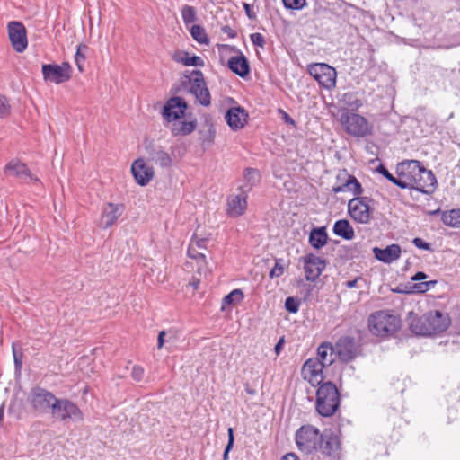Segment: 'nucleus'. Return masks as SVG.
I'll use <instances>...</instances> for the list:
<instances>
[{"instance_id":"393cba45","label":"nucleus","mask_w":460,"mask_h":460,"mask_svg":"<svg viewBox=\"0 0 460 460\" xmlns=\"http://www.w3.org/2000/svg\"><path fill=\"white\" fill-rule=\"evenodd\" d=\"M149 160L163 168L170 167L172 164V158L161 146H149L146 148Z\"/></svg>"},{"instance_id":"774afa93","label":"nucleus","mask_w":460,"mask_h":460,"mask_svg":"<svg viewBox=\"0 0 460 460\" xmlns=\"http://www.w3.org/2000/svg\"><path fill=\"white\" fill-rule=\"evenodd\" d=\"M441 212H442V211L438 208V209H436V210H434V211H431V212H430V214H431V215H438V214H440V215H441Z\"/></svg>"},{"instance_id":"20e7f679","label":"nucleus","mask_w":460,"mask_h":460,"mask_svg":"<svg viewBox=\"0 0 460 460\" xmlns=\"http://www.w3.org/2000/svg\"><path fill=\"white\" fill-rule=\"evenodd\" d=\"M370 332L376 336L387 337L394 335L401 327V320L387 311H377L368 318Z\"/></svg>"},{"instance_id":"423d86ee","label":"nucleus","mask_w":460,"mask_h":460,"mask_svg":"<svg viewBox=\"0 0 460 460\" xmlns=\"http://www.w3.org/2000/svg\"><path fill=\"white\" fill-rule=\"evenodd\" d=\"M321 434L319 429L311 425L302 426L296 433L297 448L305 453L311 454L318 449Z\"/></svg>"},{"instance_id":"e433bc0d","label":"nucleus","mask_w":460,"mask_h":460,"mask_svg":"<svg viewBox=\"0 0 460 460\" xmlns=\"http://www.w3.org/2000/svg\"><path fill=\"white\" fill-rule=\"evenodd\" d=\"M285 268V261L283 259H276L275 265L270 271V278L274 279L280 277L284 273Z\"/></svg>"},{"instance_id":"1a4fd4ad","label":"nucleus","mask_w":460,"mask_h":460,"mask_svg":"<svg viewBox=\"0 0 460 460\" xmlns=\"http://www.w3.org/2000/svg\"><path fill=\"white\" fill-rule=\"evenodd\" d=\"M308 72L323 88L331 90L336 85V70L324 63L313 64L308 66Z\"/></svg>"},{"instance_id":"412c9836","label":"nucleus","mask_w":460,"mask_h":460,"mask_svg":"<svg viewBox=\"0 0 460 460\" xmlns=\"http://www.w3.org/2000/svg\"><path fill=\"white\" fill-rule=\"evenodd\" d=\"M5 172L8 175L17 177L23 182H31L38 180L32 175L26 164L15 160H13L6 164Z\"/></svg>"},{"instance_id":"2f4dec72","label":"nucleus","mask_w":460,"mask_h":460,"mask_svg":"<svg viewBox=\"0 0 460 460\" xmlns=\"http://www.w3.org/2000/svg\"><path fill=\"white\" fill-rule=\"evenodd\" d=\"M196 128V121H180L172 126V134L173 136H186L190 134Z\"/></svg>"},{"instance_id":"cd10ccee","label":"nucleus","mask_w":460,"mask_h":460,"mask_svg":"<svg viewBox=\"0 0 460 460\" xmlns=\"http://www.w3.org/2000/svg\"><path fill=\"white\" fill-rule=\"evenodd\" d=\"M347 191L352 192L355 196H358V195L362 194V192H363L361 184L357 180V178L353 175H348V178L346 179L344 183L332 187L333 193L347 192Z\"/></svg>"},{"instance_id":"e2e57ef3","label":"nucleus","mask_w":460,"mask_h":460,"mask_svg":"<svg viewBox=\"0 0 460 460\" xmlns=\"http://www.w3.org/2000/svg\"><path fill=\"white\" fill-rule=\"evenodd\" d=\"M359 279H352V280H349L346 282V287L349 288H356L357 287V283Z\"/></svg>"},{"instance_id":"4d7b16f0","label":"nucleus","mask_w":460,"mask_h":460,"mask_svg":"<svg viewBox=\"0 0 460 460\" xmlns=\"http://www.w3.org/2000/svg\"><path fill=\"white\" fill-rule=\"evenodd\" d=\"M166 332L164 331H162L159 332L158 334V339H157V347L158 349H161L164 344V336H165Z\"/></svg>"},{"instance_id":"13d9d810","label":"nucleus","mask_w":460,"mask_h":460,"mask_svg":"<svg viewBox=\"0 0 460 460\" xmlns=\"http://www.w3.org/2000/svg\"><path fill=\"white\" fill-rule=\"evenodd\" d=\"M281 111V113H282V119H283V120H284L286 123L289 124V125H293V126H295V120H294V119H292V118H291V117L287 113V112H285V111Z\"/></svg>"},{"instance_id":"4468645a","label":"nucleus","mask_w":460,"mask_h":460,"mask_svg":"<svg viewBox=\"0 0 460 460\" xmlns=\"http://www.w3.org/2000/svg\"><path fill=\"white\" fill-rule=\"evenodd\" d=\"M323 368L324 367L319 359L311 358L303 365L301 374L303 378L313 385H321L323 381Z\"/></svg>"},{"instance_id":"864d4df0","label":"nucleus","mask_w":460,"mask_h":460,"mask_svg":"<svg viewBox=\"0 0 460 460\" xmlns=\"http://www.w3.org/2000/svg\"><path fill=\"white\" fill-rule=\"evenodd\" d=\"M13 355L14 359L15 368L17 370L21 369L22 361V354H19L15 349L14 346H13Z\"/></svg>"},{"instance_id":"8fccbe9b","label":"nucleus","mask_w":460,"mask_h":460,"mask_svg":"<svg viewBox=\"0 0 460 460\" xmlns=\"http://www.w3.org/2000/svg\"><path fill=\"white\" fill-rule=\"evenodd\" d=\"M81 48H82V46H79L77 48V51L75 56V64H76L79 71L82 72L84 70L83 65H84L85 57L81 53Z\"/></svg>"},{"instance_id":"f3484780","label":"nucleus","mask_w":460,"mask_h":460,"mask_svg":"<svg viewBox=\"0 0 460 460\" xmlns=\"http://www.w3.org/2000/svg\"><path fill=\"white\" fill-rule=\"evenodd\" d=\"M305 279L314 281L326 267L325 261L310 253L303 258Z\"/></svg>"},{"instance_id":"603ef678","label":"nucleus","mask_w":460,"mask_h":460,"mask_svg":"<svg viewBox=\"0 0 460 460\" xmlns=\"http://www.w3.org/2000/svg\"><path fill=\"white\" fill-rule=\"evenodd\" d=\"M412 243L419 249H422L425 251L430 250V244L426 243L421 238L416 237L413 239Z\"/></svg>"},{"instance_id":"6e6552de","label":"nucleus","mask_w":460,"mask_h":460,"mask_svg":"<svg viewBox=\"0 0 460 460\" xmlns=\"http://www.w3.org/2000/svg\"><path fill=\"white\" fill-rule=\"evenodd\" d=\"M53 418L65 421L71 420L73 421L83 420V413L80 409L67 399H58L51 409Z\"/></svg>"},{"instance_id":"c9c22d12","label":"nucleus","mask_w":460,"mask_h":460,"mask_svg":"<svg viewBox=\"0 0 460 460\" xmlns=\"http://www.w3.org/2000/svg\"><path fill=\"white\" fill-rule=\"evenodd\" d=\"M181 17L186 25L193 23L197 19V12L193 6L185 4L181 8Z\"/></svg>"},{"instance_id":"9b49d317","label":"nucleus","mask_w":460,"mask_h":460,"mask_svg":"<svg viewBox=\"0 0 460 460\" xmlns=\"http://www.w3.org/2000/svg\"><path fill=\"white\" fill-rule=\"evenodd\" d=\"M41 70L46 82L59 84L70 79L72 68L69 63L63 62L61 65L44 64Z\"/></svg>"},{"instance_id":"b1692460","label":"nucleus","mask_w":460,"mask_h":460,"mask_svg":"<svg viewBox=\"0 0 460 460\" xmlns=\"http://www.w3.org/2000/svg\"><path fill=\"white\" fill-rule=\"evenodd\" d=\"M373 252L375 257L385 263H392L393 261L398 260L401 256L402 250L398 244L393 243L385 248H378L375 247L373 249Z\"/></svg>"},{"instance_id":"bf43d9fd","label":"nucleus","mask_w":460,"mask_h":460,"mask_svg":"<svg viewBox=\"0 0 460 460\" xmlns=\"http://www.w3.org/2000/svg\"><path fill=\"white\" fill-rule=\"evenodd\" d=\"M427 278V275L422 271H418L414 276L411 277L413 281H421Z\"/></svg>"},{"instance_id":"2eb2a0df","label":"nucleus","mask_w":460,"mask_h":460,"mask_svg":"<svg viewBox=\"0 0 460 460\" xmlns=\"http://www.w3.org/2000/svg\"><path fill=\"white\" fill-rule=\"evenodd\" d=\"M187 109V103L181 97L170 98L164 106L163 116L169 121H176L183 117Z\"/></svg>"},{"instance_id":"7ed1b4c3","label":"nucleus","mask_w":460,"mask_h":460,"mask_svg":"<svg viewBox=\"0 0 460 460\" xmlns=\"http://www.w3.org/2000/svg\"><path fill=\"white\" fill-rule=\"evenodd\" d=\"M340 406V394L336 385L328 381L320 385L316 392L315 408L323 417L332 416Z\"/></svg>"},{"instance_id":"09e8293b","label":"nucleus","mask_w":460,"mask_h":460,"mask_svg":"<svg viewBox=\"0 0 460 460\" xmlns=\"http://www.w3.org/2000/svg\"><path fill=\"white\" fill-rule=\"evenodd\" d=\"M252 43L255 46L263 47L265 43L264 36L261 33L255 32L250 35Z\"/></svg>"},{"instance_id":"de8ad7c7","label":"nucleus","mask_w":460,"mask_h":460,"mask_svg":"<svg viewBox=\"0 0 460 460\" xmlns=\"http://www.w3.org/2000/svg\"><path fill=\"white\" fill-rule=\"evenodd\" d=\"M144 368L140 366L135 365L132 367L131 376L135 381H141L144 376Z\"/></svg>"},{"instance_id":"c756f323","label":"nucleus","mask_w":460,"mask_h":460,"mask_svg":"<svg viewBox=\"0 0 460 460\" xmlns=\"http://www.w3.org/2000/svg\"><path fill=\"white\" fill-rule=\"evenodd\" d=\"M327 238L325 227L314 228L309 234V243L314 249H321L326 244Z\"/></svg>"},{"instance_id":"6ab92c4d","label":"nucleus","mask_w":460,"mask_h":460,"mask_svg":"<svg viewBox=\"0 0 460 460\" xmlns=\"http://www.w3.org/2000/svg\"><path fill=\"white\" fill-rule=\"evenodd\" d=\"M334 350L342 361H350L357 353L354 339L349 336L340 338L335 344Z\"/></svg>"},{"instance_id":"338daca9","label":"nucleus","mask_w":460,"mask_h":460,"mask_svg":"<svg viewBox=\"0 0 460 460\" xmlns=\"http://www.w3.org/2000/svg\"><path fill=\"white\" fill-rule=\"evenodd\" d=\"M4 417V405L0 407V421L2 420Z\"/></svg>"},{"instance_id":"37998d69","label":"nucleus","mask_w":460,"mask_h":460,"mask_svg":"<svg viewBox=\"0 0 460 460\" xmlns=\"http://www.w3.org/2000/svg\"><path fill=\"white\" fill-rule=\"evenodd\" d=\"M11 111V106L9 104L8 100L3 96L0 95V118H4L10 114Z\"/></svg>"},{"instance_id":"a19ab883","label":"nucleus","mask_w":460,"mask_h":460,"mask_svg":"<svg viewBox=\"0 0 460 460\" xmlns=\"http://www.w3.org/2000/svg\"><path fill=\"white\" fill-rule=\"evenodd\" d=\"M299 305H300L299 301L293 296L288 297L285 301L286 310L292 314H296L298 312Z\"/></svg>"},{"instance_id":"4be33fe9","label":"nucleus","mask_w":460,"mask_h":460,"mask_svg":"<svg viewBox=\"0 0 460 460\" xmlns=\"http://www.w3.org/2000/svg\"><path fill=\"white\" fill-rule=\"evenodd\" d=\"M247 118L248 113L240 106L230 108L225 115V119L228 126L233 130H238L243 128L247 121Z\"/></svg>"},{"instance_id":"f257e3e1","label":"nucleus","mask_w":460,"mask_h":460,"mask_svg":"<svg viewBox=\"0 0 460 460\" xmlns=\"http://www.w3.org/2000/svg\"><path fill=\"white\" fill-rule=\"evenodd\" d=\"M396 172L401 177V181L397 182L401 189H414L424 194H432L436 189L438 182L434 173L417 160L399 163Z\"/></svg>"},{"instance_id":"aec40b11","label":"nucleus","mask_w":460,"mask_h":460,"mask_svg":"<svg viewBox=\"0 0 460 460\" xmlns=\"http://www.w3.org/2000/svg\"><path fill=\"white\" fill-rule=\"evenodd\" d=\"M124 211L122 204L108 203L101 216L100 226L103 228H109L113 226Z\"/></svg>"},{"instance_id":"9d476101","label":"nucleus","mask_w":460,"mask_h":460,"mask_svg":"<svg viewBox=\"0 0 460 460\" xmlns=\"http://www.w3.org/2000/svg\"><path fill=\"white\" fill-rule=\"evenodd\" d=\"M349 217L358 224H368L371 219V208L367 197H354L348 202Z\"/></svg>"},{"instance_id":"a18cd8bd","label":"nucleus","mask_w":460,"mask_h":460,"mask_svg":"<svg viewBox=\"0 0 460 460\" xmlns=\"http://www.w3.org/2000/svg\"><path fill=\"white\" fill-rule=\"evenodd\" d=\"M188 255L190 258L195 260H201L205 261V255L201 252H197L196 248H194V243H190V247L188 249Z\"/></svg>"},{"instance_id":"0eeeda50","label":"nucleus","mask_w":460,"mask_h":460,"mask_svg":"<svg viewBox=\"0 0 460 460\" xmlns=\"http://www.w3.org/2000/svg\"><path fill=\"white\" fill-rule=\"evenodd\" d=\"M28 399L33 410L38 413L51 411L54 403H57V397L49 391L41 387L32 388Z\"/></svg>"},{"instance_id":"c85d7f7f","label":"nucleus","mask_w":460,"mask_h":460,"mask_svg":"<svg viewBox=\"0 0 460 460\" xmlns=\"http://www.w3.org/2000/svg\"><path fill=\"white\" fill-rule=\"evenodd\" d=\"M333 233L345 240H352L355 236V232L350 223L347 219H340L334 223Z\"/></svg>"},{"instance_id":"69168bd1","label":"nucleus","mask_w":460,"mask_h":460,"mask_svg":"<svg viewBox=\"0 0 460 460\" xmlns=\"http://www.w3.org/2000/svg\"><path fill=\"white\" fill-rule=\"evenodd\" d=\"M245 391L247 394H252V395L255 394V390L252 389L249 385H246Z\"/></svg>"},{"instance_id":"6e6d98bb","label":"nucleus","mask_w":460,"mask_h":460,"mask_svg":"<svg viewBox=\"0 0 460 460\" xmlns=\"http://www.w3.org/2000/svg\"><path fill=\"white\" fill-rule=\"evenodd\" d=\"M190 243H194V248H205L206 247V239H192Z\"/></svg>"},{"instance_id":"dca6fc26","label":"nucleus","mask_w":460,"mask_h":460,"mask_svg":"<svg viewBox=\"0 0 460 460\" xmlns=\"http://www.w3.org/2000/svg\"><path fill=\"white\" fill-rule=\"evenodd\" d=\"M318 448L323 454L335 457L341 449V442L338 434L331 429H325L323 433L321 434Z\"/></svg>"},{"instance_id":"58836bf2","label":"nucleus","mask_w":460,"mask_h":460,"mask_svg":"<svg viewBox=\"0 0 460 460\" xmlns=\"http://www.w3.org/2000/svg\"><path fill=\"white\" fill-rule=\"evenodd\" d=\"M243 176L250 185H253L260 178L259 172L252 168H246Z\"/></svg>"},{"instance_id":"7c9ffc66","label":"nucleus","mask_w":460,"mask_h":460,"mask_svg":"<svg viewBox=\"0 0 460 460\" xmlns=\"http://www.w3.org/2000/svg\"><path fill=\"white\" fill-rule=\"evenodd\" d=\"M441 221L447 226L460 228V208H452L441 212Z\"/></svg>"},{"instance_id":"ea45409f","label":"nucleus","mask_w":460,"mask_h":460,"mask_svg":"<svg viewBox=\"0 0 460 460\" xmlns=\"http://www.w3.org/2000/svg\"><path fill=\"white\" fill-rule=\"evenodd\" d=\"M376 171L382 174L385 178H386L389 181L393 182L394 185L397 186V182L401 181V177L398 175V177H394L383 164H380Z\"/></svg>"},{"instance_id":"c03bdc74","label":"nucleus","mask_w":460,"mask_h":460,"mask_svg":"<svg viewBox=\"0 0 460 460\" xmlns=\"http://www.w3.org/2000/svg\"><path fill=\"white\" fill-rule=\"evenodd\" d=\"M227 433H228V442H227L226 447L223 454V460H228V454H229L230 450L233 448L234 442L233 428H228Z\"/></svg>"},{"instance_id":"680f3d73","label":"nucleus","mask_w":460,"mask_h":460,"mask_svg":"<svg viewBox=\"0 0 460 460\" xmlns=\"http://www.w3.org/2000/svg\"><path fill=\"white\" fill-rule=\"evenodd\" d=\"M281 460H299L298 456L293 453L285 455Z\"/></svg>"},{"instance_id":"72a5a7b5","label":"nucleus","mask_w":460,"mask_h":460,"mask_svg":"<svg viewBox=\"0 0 460 460\" xmlns=\"http://www.w3.org/2000/svg\"><path fill=\"white\" fill-rule=\"evenodd\" d=\"M190 32L192 38L200 44L208 45L209 40L208 34L203 27L200 25H192Z\"/></svg>"},{"instance_id":"bb28decb","label":"nucleus","mask_w":460,"mask_h":460,"mask_svg":"<svg viewBox=\"0 0 460 460\" xmlns=\"http://www.w3.org/2000/svg\"><path fill=\"white\" fill-rule=\"evenodd\" d=\"M336 352L332 345L330 342H323L318 347L317 357L314 358L319 359L321 364L326 367L334 362Z\"/></svg>"},{"instance_id":"3c124183","label":"nucleus","mask_w":460,"mask_h":460,"mask_svg":"<svg viewBox=\"0 0 460 460\" xmlns=\"http://www.w3.org/2000/svg\"><path fill=\"white\" fill-rule=\"evenodd\" d=\"M189 53L186 51H176L172 55V59L177 63L185 65L186 59H188Z\"/></svg>"},{"instance_id":"5701e85b","label":"nucleus","mask_w":460,"mask_h":460,"mask_svg":"<svg viewBox=\"0 0 460 460\" xmlns=\"http://www.w3.org/2000/svg\"><path fill=\"white\" fill-rule=\"evenodd\" d=\"M227 215L232 217L242 216L247 208V196L244 193L233 194L227 198Z\"/></svg>"},{"instance_id":"4c0bfd02","label":"nucleus","mask_w":460,"mask_h":460,"mask_svg":"<svg viewBox=\"0 0 460 460\" xmlns=\"http://www.w3.org/2000/svg\"><path fill=\"white\" fill-rule=\"evenodd\" d=\"M435 284H436V281H425V282L416 283L411 287L412 290L404 291V292L405 293H413V292L424 293V292L428 291L430 288V287L435 286Z\"/></svg>"},{"instance_id":"ddd939ff","label":"nucleus","mask_w":460,"mask_h":460,"mask_svg":"<svg viewBox=\"0 0 460 460\" xmlns=\"http://www.w3.org/2000/svg\"><path fill=\"white\" fill-rule=\"evenodd\" d=\"M190 93H193L198 102L203 106L210 104V93L204 81L203 74L195 70L190 76Z\"/></svg>"},{"instance_id":"473e14b6","label":"nucleus","mask_w":460,"mask_h":460,"mask_svg":"<svg viewBox=\"0 0 460 460\" xmlns=\"http://www.w3.org/2000/svg\"><path fill=\"white\" fill-rule=\"evenodd\" d=\"M341 102L351 111H358L362 106V102L354 93H346L342 95Z\"/></svg>"},{"instance_id":"49530a36","label":"nucleus","mask_w":460,"mask_h":460,"mask_svg":"<svg viewBox=\"0 0 460 460\" xmlns=\"http://www.w3.org/2000/svg\"><path fill=\"white\" fill-rule=\"evenodd\" d=\"M187 66H203L204 61L200 57L193 56V57H188V59H186L185 65Z\"/></svg>"},{"instance_id":"a211bd4d","label":"nucleus","mask_w":460,"mask_h":460,"mask_svg":"<svg viewBox=\"0 0 460 460\" xmlns=\"http://www.w3.org/2000/svg\"><path fill=\"white\" fill-rule=\"evenodd\" d=\"M131 172L136 181L141 186L147 185L155 175L153 167L148 165L143 158L133 162Z\"/></svg>"},{"instance_id":"052dcab7","label":"nucleus","mask_w":460,"mask_h":460,"mask_svg":"<svg viewBox=\"0 0 460 460\" xmlns=\"http://www.w3.org/2000/svg\"><path fill=\"white\" fill-rule=\"evenodd\" d=\"M243 8L245 10V13L247 14V16L250 18V19H254L255 18V14L253 13H252V7L250 4L244 3L243 4Z\"/></svg>"},{"instance_id":"79ce46f5","label":"nucleus","mask_w":460,"mask_h":460,"mask_svg":"<svg viewBox=\"0 0 460 460\" xmlns=\"http://www.w3.org/2000/svg\"><path fill=\"white\" fill-rule=\"evenodd\" d=\"M282 2L289 10H301L305 5V0H282Z\"/></svg>"},{"instance_id":"a878e982","label":"nucleus","mask_w":460,"mask_h":460,"mask_svg":"<svg viewBox=\"0 0 460 460\" xmlns=\"http://www.w3.org/2000/svg\"><path fill=\"white\" fill-rule=\"evenodd\" d=\"M228 67L234 74L241 77L246 76L250 72V66L247 58L243 54L233 57L228 60Z\"/></svg>"},{"instance_id":"f704fd0d","label":"nucleus","mask_w":460,"mask_h":460,"mask_svg":"<svg viewBox=\"0 0 460 460\" xmlns=\"http://www.w3.org/2000/svg\"><path fill=\"white\" fill-rule=\"evenodd\" d=\"M243 294L241 289H234L228 295H226L222 300V310H225L226 306L235 303H239L243 300Z\"/></svg>"},{"instance_id":"f03ea898","label":"nucleus","mask_w":460,"mask_h":460,"mask_svg":"<svg viewBox=\"0 0 460 460\" xmlns=\"http://www.w3.org/2000/svg\"><path fill=\"white\" fill-rule=\"evenodd\" d=\"M450 324L447 315L439 311L429 312L411 321L410 328L413 333L420 336H431L446 331Z\"/></svg>"},{"instance_id":"5fc2aeb1","label":"nucleus","mask_w":460,"mask_h":460,"mask_svg":"<svg viewBox=\"0 0 460 460\" xmlns=\"http://www.w3.org/2000/svg\"><path fill=\"white\" fill-rule=\"evenodd\" d=\"M222 31L226 34L229 38H235L236 37V31L233 30L230 26L226 25L222 28Z\"/></svg>"},{"instance_id":"f8f14e48","label":"nucleus","mask_w":460,"mask_h":460,"mask_svg":"<svg viewBox=\"0 0 460 460\" xmlns=\"http://www.w3.org/2000/svg\"><path fill=\"white\" fill-rule=\"evenodd\" d=\"M8 37L12 47L18 53H22L28 46L25 26L17 21H12L7 24Z\"/></svg>"},{"instance_id":"0e129e2a","label":"nucleus","mask_w":460,"mask_h":460,"mask_svg":"<svg viewBox=\"0 0 460 460\" xmlns=\"http://www.w3.org/2000/svg\"><path fill=\"white\" fill-rule=\"evenodd\" d=\"M282 341H283V340L281 339V340H280V341L276 344V346H275V351H276L277 353H279V350H280V349H281V348H282Z\"/></svg>"},{"instance_id":"39448f33","label":"nucleus","mask_w":460,"mask_h":460,"mask_svg":"<svg viewBox=\"0 0 460 460\" xmlns=\"http://www.w3.org/2000/svg\"><path fill=\"white\" fill-rule=\"evenodd\" d=\"M340 122L349 135L356 137H364L372 132V127L366 118L347 110L341 111Z\"/></svg>"}]
</instances>
